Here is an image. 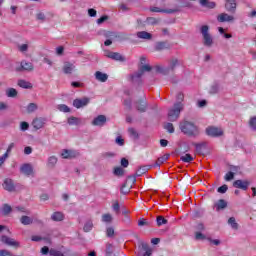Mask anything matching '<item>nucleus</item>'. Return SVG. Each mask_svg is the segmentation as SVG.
Wrapping results in <instances>:
<instances>
[{
    "mask_svg": "<svg viewBox=\"0 0 256 256\" xmlns=\"http://www.w3.org/2000/svg\"><path fill=\"white\" fill-rule=\"evenodd\" d=\"M0 111H9V103L0 101Z\"/></svg>",
    "mask_w": 256,
    "mask_h": 256,
    "instance_id": "50",
    "label": "nucleus"
},
{
    "mask_svg": "<svg viewBox=\"0 0 256 256\" xmlns=\"http://www.w3.org/2000/svg\"><path fill=\"white\" fill-rule=\"evenodd\" d=\"M185 109V104L181 102H176L172 107L168 109L167 119L172 123L177 121L181 117V112Z\"/></svg>",
    "mask_w": 256,
    "mask_h": 256,
    "instance_id": "2",
    "label": "nucleus"
},
{
    "mask_svg": "<svg viewBox=\"0 0 256 256\" xmlns=\"http://www.w3.org/2000/svg\"><path fill=\"white\" fill-rule=\"evenodd\" d=\"M248 17L250 19H255L256 18V10L252 9L250 12H248Z\"/></svg>",
    "mask_w": 256,
    "mask_h": 256,
    "instance_id": "62",
    "label": "nucleus"
},
{
    "mask_svg": "<svg viewBox=\"0 0 256 256\" xmlns=\"http://www.w3.org/2000/svg\"><path fill=\"white\" fill-rule=\"evenodd\" d=\"M13 149H15V143L11 142V143L8 145V147H7L5 153H6L7 155H10L11 152L13 151Z\"/></svg>",
    "mask_w": 256,
    "mask_h": 256,
    "instance_id": "56",
    "label": "nucleus"
},
{
    "mask_svg": "<svg viewBox=\"0 0 256 256\" xmlns=\"http://www.w3.org/2000/svg\"><path fill=\"white\" fill-rule=\"evenodd\" d=\"M129 181H131V183H135V178H128L127 182L122 186L121 188V193H123L124 195H127V193H129V191H131V186H129Z\"/></svg>",
    "mask_w": 256,
    "mask_h": 256,
    "instance_id": "24",
    "label": "nucleus"
},
{
    "mask_svg": "<svg viewBox=\"0 0 256 256\" xmlns=\"http://www.w3.org/2000/svg\"><path fill=\"white\" fill-rule=\"evenodd\" d=\"M140 247L141 249H143V251H146L143 256H151V254L153 253V250L149 248V244L145 242H140Z\"/></svg>",
    "mask_w": 256,
    "mask_h": 256,
    "instance_id": "27",
    "label": "nucleus"
},
{
    "mask_svg": "<svg viewBox=\"0 0 256 256\" xmlns=\"http://www.w3.org/2000/svg\"><path fill=\"white\" fill-rule=\"evenodd\" d=\"M106 123H107V116L98 115L92 120L91 125H93L94 127H104Z\"/></svg>",
    "mask_w": 256,
    "mask_h": 256,
    "instance_id": "13",
    "label": "nucleus"
},
{
    "mask_svg": "<svg viewBox=\"0 0 256 256\" xmlns=\"http://www.w3.org/2000/svg\"><path fill=\"white\" fill-rule=\"evenodd\" d=\"M137 110L140 111V113H145V111H147V103L144 100L138 102Z\"/></svg>",
    "mask_w": 256,
    "mask_h": 256,
    "instance_id": "33",
    "label": "nucleus"
},
{
    "mask_svg": "<svg viewBox=\"0 0 256 256\" xmlns=\"http://www.w3.org/2000/svg\"><path fill=\"white\" fill-rule=\"evenodd\" d=\"M218 32L220 33V35H223L225 39H231L233 37L231 34L225 33V29H223V27H219Z\"/></svg>",
    "mask_w": 256,
    "mask_h": 256,
    "instance_id": "49",
    "label": "nucleus"
},
{
    "mask_svg": "<svg viewBox=\"0 0 256 256\" xmlns=\"http://www.w3.org/2000/svg\"><path fill=\"white\" fill-rule=\"evenodd\" d=\"M0 256H11V252L7 250H1L0 251Z\"/></svg>",
    "mask_w": 256,
    "mask_h": 256,
    "instance_id": "64",
    "label": "nucleus"
},
{
    "mask_svg": "<svg viewBox=\"0 0 256 256\" xmlns=\"http://www.w3.org/2000/svg\"><path fill=\"white\" fill-rule=\"evenodd\" d=\"M37 109H39V106H37V104L30 103L27 106L26 111H27V113H35V111H37Z\"/></svg>",
    "mask_w": 256,
    "mask_h": 256,
    "instance_id": "42",
    "label": "nucleus"
},
{
    "mask_svg": "<svg viewBox=\"0 0 256 256\" xmlns=\"http://www.w3.org/2000/svg\"><path fill=\"white\" fill-rule=\"evenodd\" d=\"M89 103H91V99L88 97L76 98L73 101V107L76 109H82L83 107H87Z\"/></svg>",
    "mask_w": 256,
    "mask_h": 256,
    "instance_id": "10",
    "label": "nucleus"
},
{
    "mask_svg": "<svg viewBox=\"0 0 256 256\" xmlns=\"http://www.w3.org/2000/svg\"><path fill=\"white\" fill-rule=\"evenodd\" d=\"M164 129L168 132V133H175V126L173 125V123L171 122H167L164 124Z\"/></svg>",
    "mask_w": 256,
    "mask_h": 256,
    "instance_id": "41",
    "label": "nucleus"
},
{
    "mask_svg": "<svg viewBox=\"0 0 256 256\" xmlns=\"http://www.w3.org/2000/svg\"><path fill=\"white\" fill-rule=\"evenodd\" d=\"M0 241L2 243H5L6 245H9L10 247H19V242L15 241L13 238H9L5 235H2L0 237Z\"/></svg>",
    "mask_w": 256,
    "mask_h": 256,
    "instance_id": "19",
    "label": "nucleus"
},
{
    "mask_svg": "<svg viewBox=\"0 0 256 256\" xmlns=\"http://www.w3.org/2000/svg\"><path fill=\"white\" fill-rule=\"evenodd\" d=\"M32 126L39 131V129H43L45 127V120L43 118H36L32 122Z\"/></svg>",
    "mask_w": 256,
    "mask_h": 256,
    "instance_id": "21",
    "label": "nucleus"
},
{
    "mask_svg": "<svg viewBox=\"0 0 256 256\" xmlns=\"http://www.w3.org/2000/svg\"><path fill=\"white\" fill-rule=\"evenodd\" d=\"M113 174L116 177H123V175H125V170L122 167H116L113 170Z\"/></svg>",
    "mask_w": 256,
    "mask_h": 256,
    "instance_id": "40",
    "label": "nucleus"
},
{
    "mask_svg": "<svg viewBox=\"0 0 256 256\" xmlns=\"http://www.w3.org/2000/svg\"><path fill=\"white\" fill-rule=\"evenodd\" d=\"M79 155V151L73 149H63L60 153V157L67 160L77 159Z\"/></svg>",
    "mask_w": 256,
    "mask_h": 256,
    "instance_id": "7",
    "label": "nucleus"
},
{
    "mask_svg": "<svg viewBox=\"0 0 256 256\" xmlns=\"http://www.w3.org/2000/svg\"><path fill=\"white\" fill-rule=\"evenodd\" d=\"M248 125L252 131H256V116L250 117L248 121Z\"/></svg>",
    "mask_w": 256,
    "mask_h": 256,
    "instance_id": "43",
    "label": "nucleus"
},
{
    "mask_svg": "<svg viewBox=\"0 0 256 256\" xmlns=\"http://www.w3.org/2000/svg\"><path fill=\"white\" fill-rule=\"evenodd\" d=\"M136 37L138 39H142L143 41H151V39H153V34L147 31H139L136 33Z\"/></svg>",
    "mask_w": 256,
    "mask_h": 256,
    "instance_id": "20",
    "label": "nucleus"
},
{
    "mask_svg": "<svg viewBox=\"0 0 256 256\" xmlns=\"http://www.w3.org/2000/svg\"><path fill=\"white\" fill-rule=\"evenodd\" d=\"M106 235H107V237H114V235H115V228L108 227L106 229Z\"/></svg>",
    "mask_w": 256,
    "mask_h": 256,
    "instance_id": "54",
    "label": "nucleus"
},
{
    "mask_svg": "<svg viewBox=\"0 0 256 256\" xmlns=\"http://www.w3.org/2000/svg\"><path fill=\"white\" fill-rule=\"evenodd\" d=\"M18 50L20 51V53H27V51H29V44L18 45Z\"/></svg>",
    "mask_w": 256,
    "mask_h": 256,
    "instance_id": "46",
    "label": "nucleus"
},
{
    "mask_svg": "<svg viewBox=\"0 0 256 256\" xmlns=\"http://www.w3.org/2000/svg\"><path fill=\"white\" fill-rule=\"evenodd\" d=\"M27 130H29V123L21 122L20 123V131H27Z\"/></svg>",
    "mask_w": 256,
    "mask_h": 256,
    "instance_id": "57",
    "label": "nucleus"
},
{
    "mask_svg": "<svg viewBox=\"0 0 256 256\" xmlns=\"http://www.w3.org/2000/svg\"><path fill=\"white\" fill-rule=\"evenodd\" d=\"M18 86L21 87L22 89H32L33 88V84H31L30 82H27L25 80H19Z\"/></svg>",
    "mask_w": 256,
    "mask_h": 256,
    "instance_id": "31",
    "label": "nucleus"
},
{
    "mask_svg": "<svg viewBox=\"0 0 256 256\" xmlns=\"http://www.w3.org/2000/svg\"><path fill=\"white\" fill-rule=\"evenodd\" d=\"M178 129L187 137H197L199 135V126L189 119H183L178 123Z\"/></svg>",
    "mask_w": 256,
    "mask_h": 256,
    "instance_id": "1",
    "label": "nucleus"
},
{
    "mask_svg": "<svg viewBox=\"0 0 256 256\" xmlns=\"http://www.w3.org/2000/svg\"><path fill=\"white\" fill-rule=\"evenodd\" d=\"M13 212V208L9 205V204H4L1 209H0V213L2 215H9L10 213Z\"/></svg>",
    "mask_w": 256,
    "mask_h": 256,
    "instance_id": "28",
    "label": "nucleus"
},
{
    "mask_svg": "<svg viewBox=\"0 0 256 256\" xmlns=\"http://www.w3.org/2000/svg\"><path fill=\"white\" fill-rule=\"evenodd\" d=\"M95 79L96 81H99L100 83H105L109 79V75L107 73H103L101 71L95 72Z\"/></svg>",
    "mask_w": 256,
    "mask_h": 256,
    "instance_id": "22",
    "label": "nucleus"
},
{
    "mask_svg": "<svg viewBox=\"0 0 256 256\" xmlns=\"http://www.w3.org/2000/svg\"><path fill=\"white\" fill-rule=\"evenodd\" d=\"M67 123L71 127L77 126V125H81V118H78V117H75V116H71V117H69L67 119Z\"/></svg>",
    "mask_w": 256,
    "mask_h": 256,
    "instance_id": "26",
    "label": "nucleus"
},
{
    "mask_svg": "<svg viewBox=\"0 0 256 256\" xmlns=\"http://www.w3.org/2000/svg\"><path fill=\"white\" fill-rule=\"evenodd\" d=\"M5 93H6V96L11 98V99H14L19 94V92H17V89H15V88L6 89Z\"/></svg>",
    "mask_w": 256,
    "mask_h": 256,
    "instance_id": "29",
    "label": "nucleus"
},
{
    "mask_svg": "<svg viewBox=\"0 0 256 256\" xmlns=\"http://www.w3.org/2000/svg\"><path fill=\"white\" fill-rule=\"evenodd\" d=\"M149 71H151V65L144 64V65L140 66V70L131 76L132 81L139 79V77H141L143 75V73L149 72Z\"/></svg>",
    "mask_w": 256,
    "mask_h": 256,
    "instance_id": "15",
    "label": "nucleus"
},
{
    "mask_svg": "<svg viewBox=\"0 0 256 256\" xmlns=\"http://www.w3.org/2000/svg\"><path fill=\"white\" fill-rule=\"evenodd\" d=\"M0 233H4V234L9 233V228H7V226L0 225Z\"/></svg>",
    "mask_w": 256,
    "mask_h": 256,
    "instance_id": "63",
    "label": "nucleus"
},
{
    "mask_svg": "<svg viewBox=\"0 0 256 256\" xmlns=\"http://www.w3.org/2000/svg\"><path fill=\"white\" fill-rule=\"evenodd\" d=\"M7 159H9V154L5 152L2 156H0V167L5 165V161H7Z\"/></svg>",
    "mask_w": 256,
    "mask_h": 256,
    "instance_id": "52",
    "label": "nucleus"
},
{
    "mask_svg": "<svg viewBox=\"0 0 256 256\" xmlns=\"http://www.w3.org/2000/svg\"><path fill=\"white\" fill-rule=\"evenodd\" d=\"M225 131L217 126H209L206 128V135L208 137H223Z\"/></svg>",
    "mask_w": 256,
    "mask_h": 256,
    "instance_id": "6",
    "label": "nucleus"
},
{
    "mask_svg": "<svg viewBox=\"0 0 256 256\" xmlns=\"http://www.w3.org/2000/svg\"><path fill=\"white\" fill-rule=\"evenodd\" d=\"M36 19L37 21H41L42 23L47 21V14L43 11H37L36 12Z\"/></svg>",
    "mask_w": 256,
    "mask_h": 256,
    "instance_id": "35",
    "label": "nucleus"
},
{
    "mask_svg": "<svg viewBox=\"0 0 256 256\" xmlns=\"http://www.w3.org/2000/svg\"><path fill=\"white\" fill-rule=\"evenodd\" d=\"M225 181H233L235 179V173L234 172H228L224 176Z\"/></svg>",
    "mask_w": 256,
    "mask_h": 256,
    "instance_id": "51",
    "label": "nucleus"
},
{
    "mask_svg": "<svg viewBox=\"0 0 256 256\" xmlns=\"http://www.w3.org/2000/svg\"><path fill=\"white\" fill-rule=\"evenodd\" d=\"M113 222V215L110 213H105L102 215V223H112Z\"/></svg>",
    "mask_w": 256,
    "mask_h": 256,
    "instance_id": "39",
    "label": "nucleus"
},
{
    "mask_svg": "<svg viewBox=\"0 0 256 256\" xmlns=\"http://www.w3.org/2000/svg\"><path fill=\"white\" fill-rule=\"evenodd\" d=\"M110 59H113V61H125V57H123L119 52H113Z\"/></svg>",
    "mask_w": 256,
    "mask_h": 256,
    "instance_id": "36",
    "label": "nucleus"
},
{
    "mask_svg": "<svg viewBox=\"0 0 256 256\" xmlns=\"http://www.w3.org/2000/svg\"><path fill=\"white\" fill-rule=\"evenodd\" d=\"M207 106V100H198L197 107L203 108Z\"/></svg>",
    "mask_w": 256,
    "mask_h": 256,
    "instance_id": "60",
    "label": "nucleus"
},
{
    "mask_svg": "<svg viewBox=\"0 0 256 256\" xmlns=\"http://www.w3.org/2000/svg\"><path fill=\"white\" fill-rule=\"evenodd\" d=\"M167 159H169V154L163 155L162 157L158 158L154 166L161 167V165H163Z\"/></svg>",
    "mask_w": 256,
    "mask_h": 256,
    "instance_id": "38",
    "label": "nucleus"
},
{
    "mask_svg": "<svg viewBox=\"0 0 256 256\" xmlns=\"http://www.w3.org/2000/svg\"><path fill=\"white\" fill-rule=\"evenodd\" d=\"M215 207L217 211H221V209H225L227 207V202L223 199L218 200V202L215 204Z\"/></svg>",
    "mask_w": 256,
    "mask_h": 256,
    "instance_id": "37",
    "label": "nucleus"
},
{
    "mask_svg": "<svg viewBox=\"0 0 256 256\" xmlns=\"http://www.w3.org/2000/svg\"><path fill=\"white\" fill-rule=\"evenodd\" d=\"M227 189H229V187H227V185H222L218 188V193H227Z\"/></svg>",
    "mask_w": 256,
    "mask_h": 256,
    "instance_id": "59",
    "label": "nucleus"
},
{
    "mask_svg": "<svg viewBox=\"0 0 256 256\" xmlns=\"http://www.w3.org/2000/svg\"><path fill=\"white\" fill-rule=\"evenodd\" d=\"M195 239H196V241H203V240L207 239V236H205L203 233L197 231V232H195Z\"/></svg>",
    "mask_w": 256,
    "mask_h": 256,
    "instance_id": "48",
    "label": "nucleus"
},
{
    "mask_svg": "<svg viewBox=\"0 0 256 256\" xmlns=\"http://www.w3.org/2000/svg\"><path fill=\"white\" fill-rule=\"evenodd\" d=\"M56 109L60 111V113H71V109L66 104H59Z\"/></svg>",
    "mask_w": 256,
    "mask_h": 256,
    "instance_id": "32",
    "label": "nucleus"
},
{
    "mask_svg": "<svg viewBox=\"0 0 256 256\" xmlns=\"http://www.w3.org/2000/svg\"><path fill=\"white\" fill-rule=\"evenodd\" d=\"M20 173L25 177H34L35 168H33V164L31 163H24L20 166Z\"/></svg>",
    "mask_w": 256,
    "mask_h": 256,
    "instance_id": "5",
    "label": "nucleus"
},
{
    "mask_svg": "<svg viewBox=\"0 0 256 256\" xmlns=\"http://www.w3.org/2000/svg\"><path fill=\"white\" fill-rule=\"evenodd\" d=\"M57 163H59V158L56 155H51L47 158L46 167L48 169H55Z\"/></svg>",
    "mask_w": 256,
    "mask_h": 256,
    "instance_id": "17",
    "label": "nucleus"
},
{
    "mask_svg": "<svg viewBox=\"0 0 256 256\" xmlns=\"http://www.w3.org/2000/svg\"><path fill=\"white\" fill-rule=\"evenodd\" d=\"M138 225H151V221L145 219V218H140L138 220Z\"/></svg>",
    "mask_w": 256,
    "mask_h": 256,
    "instance_id": "58",
    "label": "nucleus"
},
{
    "mask_svg": "<svg viewBox=\"0 0 256 256\" xmlns=\"http://www.w3.org/2000/svg\"><path fill=\"white\" fill-rule=\"evenodd\" d=\"M210 27L207 24L200 26V33L202 35V43L204 47H213L215 40L213 39V35L209 31Z\"/></svg>",
    "mask_w": 256,
    "mask_h": 256,
    "instance_id": "3",
    "label": "nucleus"
},
{
    "mask_svg": "<svg viewBox=\"0 0 256 256\" xmlns=\"http://www.w3.org/2000/svg\"><path fill=\"white\" fill-rule=\"evenodd\" d=\"M31 240H32V241H46V243L51 244V239H49V238H43V237H41V236H32V237H31Z\"/></svg>",
    "mask_w": 256,
    "mask_h": 256,
    "instance_id": "45",
    "label": "nucleus"
},
{
    "mask_svg": "<svg viewBox=\"0 0 256 256\" xmlns=\"http://www.w3.org/2000/svg\"><path fill=\"white\" fill-rule=\"evenodd\" d=\"M49 255L50 256H65V254H63L61 251L57 250V249H50L49 251Z\"/></svg>",
    "mask_w": 256,
    "mask_h": 256,
    "instance_id": "47",
    "label": "nucleus"
},
{
    "mask_svg": "<svg viewBox=\"0 0 256 256\" xmlns=\"http://www.w3.org/2000/svg\"><path fill=\"white\" fill-rule=\"evenodd\" d=\"M236 19L237 18H235L233 14H229L227 12L220 13L217 16V21L219 23H233L234 21H236Z\"/></svg>",
    "mask_w": 256,
    "mask_h": 256,
    "instance_id": "9",
    "label": "nucleus"
},
{
    "mask_svg": "<svg viewBox=\"0 0 256 256\" xmlns=\"http://www.w3.org/2000/svg\"><path fill=\"white\" fill-rule=\"evenodd\" d=\"M20 223H22V225H35L37 218H35V216L23 215L20 218Z\"/></svg>",
    "mask_w": 256,
    "mask_h": 256,
    "instance_id": "18",
    "label": "nucleus"
},
{
    "mask_svg": "<svg viewBox=\"0 0 256 256\" xmlns=\"http://www.w3.org/2000/svg\"><path fill=\"white\" fill-rule=\"evenodd\" d=\"M156 222H157V225H173L175 223H180L179 221H177V219L175 218H165L163 216H158L156 218Z\"/></svg>",
    "mask_w": 256,
    "mask_h": 256,
    "instance_id": "14",
    "label": "nucleus"
},
{
    "mask_svg": "<svg viewBox=\"0 0 256 256\" xmlns=\"http://www.w3.org/2000/svg\"><path fill=\"white\" fill-rule=\"evenodd\" d=\"M115 143H116V145L123 147V145H125V139H123V137H121V136H118L115 139Z\"/></svg>",
    "mask_w": 256,
    "mask_h": 256,
    "instance_id": "53",
    "label": "nucleus"
},
{
    "mask_svg": "<svg viewBox=\"0 0 256 256\" xmlns=\"http://www.w3.org/2000/svg\"><path fill=\"white\" fill-rule=\"evenodd\" d=\"M62 72L64 75H73V73H77V66L73 62H64Z\"/></svg>",
    "mask_w": 256,
    "mask_h": 256,
    "instance_id": "8",
    "label": "nucleus"
},
{
    "mask_svg": "<svg viewBox=\"0 0 256 256\" xmlns=\"http://www.w3.org/2000/svg\"><path fill=\"white\" fill-rule=\"evenodd\" d=\"M199 3L202 7H206V9H215L217 4L210 0H199Z\"/></svg>",
    "mask_w": 256,
    "mask_h": 256,
    "instance_id": "25",
    "label": "nucleus"
},
{
    "mask_svg": "<svg viewBox=\"0 0 256 256\" xmlns=\"http://www.w3.org/2000/svg\"><path fill=\"white\" fill-rule=\"evenodd\" d=\"M3 189L5 191H8L9 193H13L16 188H15V182L11 178H5L2 183Z\"/></svg>",
    "mask_w": 256,
    "mask_h": 256,
    "instance_id": "12",
    "label": "nucleus"
},
{
    "mask_svg": "<svg viewBox=\"0 0 256 256\" xmlns=\"http://www.w3.org/2000/svg\"><path fill=\"white\" fill-rule=\"evenodd\" d=\"M109 19L108 16H102L97 20V24L98 25H102V23H105V21H107Z\"/></svg>",
    "mask_w": 256,
    "mask_h": 256,
    "instance_id": "61",
    "label": "nucleus"
},
{
    "mask_svg": "<svg viewBox=\"0 0 256 256\" xmlns=\"http://www.w3.org/2000/svg\"><path fill=\"white\" fill-rule=\"evenodd\" d=\"M21 69L22 71H33V64L31 62L22 61Z\"/></svg>",
    "mask_w": 256,
    "mask_h": 256,
    "instance_id": "30",
    "label": "nucleus"
},
{
    "mask_svg": "<svg viewBox=\"0 0 256 256\" xmlns=\"http://www.w3.org/2000/svg\"><path fill=\"white\" fill-rule=\"evenodd\" d=\"M181 161L184 163H191V161H193V156H191V154H184L181 156Z\"/></svg>",
    "mask_w": 256,
    "mask_h": 256,
    "instance_id": "44",
    "label": "nucleus"
},
{
    "mask_svg": "<svg viewBox=\"0 0 256 256\" xmlns=\"http://www.w3.org/2000/svg\"><path fill=\"white\" fill-rule=\"evenodd\" d=\"M52 221L61 222L65 220V214L63 212L56 211L51 214Z\"/></svg>",
    "mask_w": 256,
    "mask_h": 256,
    "instance_id": "23",
    "label": "nucleus"
},
{
    "mask_svg": "<svg viewBox=\"0 0 256 256\" xmlns=\"http://www.w3.org/2000/svg\"><path fill=\"white\" fill-rule=\"evenodd\" d=\"M224 9L228 13H236L237 12V0H225Z\"/></svg>",
    "mask_w": 256,
    "mask_h": 256,
    "instance_id": "11",
    "label": "nucleus"
},
{
    "mask_svg": "<svg viewBox=\"0 0 256 256\" xmlns=\"http://www.w3.org/2000/svg\"><path fill=\"white\" fill-rule=\"evenodd\" d=\"M183 64L179 58H171L168 63V67L165 66H156L158 73H162L163 75H167L169 71H175V69H179Z\"/></svg>",
    "mask_w": 256,
    "mask_h": 256,
    "instance_id": "4",
    "label": "nucleus"
},
{
    "mask_svg": "<svg viewBox=\"0 0 256 256\" xmlns=\"http://www.w3.org/2000/svg\"><path fill=\"white\" fill-rule=\"evenodd\" d=\"M106 256H115V246L113 244L106 245Z\"/></svg>",
    "mask_w": 256,
    "mask_h": 256,
    "instance_id": "34",
    "label": "nucleus"
},
{
    "mask_svg": "<svg viewBox=\"0 0 256 256\" xmlns=\"http://www.w3.org/2000/svg\"><path fill=\"white\" fill-rule=\"evenodd\" d=\"M249 185V180H236L233 182V187H236V189H242L243 191H247V189H249Z\"/></svg>",
    "mask_w": 256,
    "mask_h": 256,
    "instance_id": "16",
    "label": "nucleus"
},
{
    "mask_svg": "<svg viewBox=\"0 0 256 256\" xmlns=\"http://www.w3.org/2000/svg\"><path fill=\"white\" fill-rule=\"evenodd\" d=\"M147 173V167H141L136 171V175L141 177V175H145Z\"/></svg>",
    "mask_w": 256,
    "mask_h": 256,
    "instance_id": "55",
    "label": "nucleus"
}]
</instances>
